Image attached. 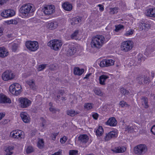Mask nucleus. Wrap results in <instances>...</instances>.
Returning <instances> with one entry per match:
<instances>
[{"instance_id":"nucleus-27","label":"nucleus","mask_w":155,"mask_h":155,"mask_svg":"<svg viewBox=\"0 0 155 155\" xmlns=\"http://www.w3.org/2000/svg\"><path fill=\"white\" fill-rule=\"evenodd\" d=\"M8 55V51L4 47H0V57L4 58Z\"/></svg>"},{"instance_id":"nucleus-64","label":"nucleus","mask_w":155,"mask_h":155,"mask_svg":"<svg viewBox=\"0 0 155 155\" xmlns=\"http://www.w3.org/2000/svg\"><path fill=\"white\" fill-rule=\"evenodd\" d=\"M23 76L25 78H26L28 77V76L26 74H24L23 75Z\"/></svg>"},{"instance_id":"nucleus-56","label":"nucleus","mask_w":155,"mask_h":155,"mask_svg":"<svg viewBox=\"0 0 155 155\" xmlns=\"http://www.w3.org/2000/svg\"><path fill=\"white\" fill-rule=\"evenodd\" d=\"M126 129L129 132H131V130L132 129V127L129 126H126Z\"/></svg>"},{"instance_id":"nucleus-21","label":"nucleus","mask_w":155,"mask_h":155,"mask_svg":"<svg viewBox=\"0 0 155 155\" xmlns=\"http://www.w3.org/2000/svg\"><path fill=\"white\" fill-rule=\"evenodd\" d=\"M20 116L23 122L25 123H28L30 122V118L28 115L25 112H22Z\"/></svg>"},{"instance_id":"nucleus-1","label":"nucleus","mask_w":155,"mask_h":155,"mask_svg":"<svg viewBox=\"0 0 155 155\" xmlns=\"http://www.w3.org/2000/svg\"><path fill=\"white\" fill-rule=\"evenodd\" d=\"M19 11L22 18H28L32 16L35 11V8L32 4H26L21 6Z\"/></svg>"},{"instance_id":"nucleus-53","label":"nucleus","mask_w":155,"mask_h":155,"mask_svg":"<svg viewBox=\"0 0 155 155\" xmlns=\"http://www.w3.org/2000/svg\"><path fill=\"white\" fill-rule=\"evenodd\" d=\"M7 1L8 0H0V6H1L6 3Z\"/></svg>"},{"instance_id":"nucleus-22","label":"nucleus","mask_w":155,"mask_h":155,"mask_svg":"<svg viewBox=\"0 0 155 155\" xmlns=\"http://www.w3.org/2000/svg\"><path fill=\"white\" fill-rule=\"evenodd\" d=\"M109 78V74L101 75L99 78V83L101 85H104L105 84V81Z\"/></svg>"},{"instance_id":"nucleus-9","label":"nucleus","mask_w":155,"mask_h":155,"mask_svg":"<svg viewBox=\"0 0 155 155\" xmlns=\"http://www.w3.org/2000/svg\"><path fill=\"white\" fill-rule=\"evenodd\" d=\"M150 22L147 20L140 22L139 27L140 30L147 31L150 28Z\"/></svg>"},{"instance_id":"nucleus-57","label":"nucleus","mask_w":155,"mask_h":155,"mask_svg":"<svg viewBox=\"0 0 155 155\" xmlns=\"http://www.w3.org/2000/svg\"><path fill=\"white\" fill-rule=\"evenodd\" d=\"M91 73H89L88 74H87V75H86L85 76L84 78V79H88L90 76V75H91Z\"/></svg>"},{"instance_id":"nucleus-18","label":"nucleus","mask_w":155,"mask_h":155,"mask_svg":"<svg viewBox=\"0 0 155 155\" xmlns=\"http://www.w3.org/2000/svg\"><path fill=\"white\" fill-rule=\"evenodd\" d=\"M148 98L145 97H142L140 99L141 104L142 107L145 109L148 108L149 107Z\"/></svg>"},{"instance_id":"nucleus-3","label":"nucleus","mask_w":155,"mask_h":155,"mask_svg":"<svg viewBox=\"0 0 155 155\" xmlns=\"http://www.w3.org/2000/svg\"><path fill=\"white\" fill-rule=\"evenodd\" d=\"M134 46V43L131 40L123 41L120 45L121 51L124 52H128L130 51Z\"/></svg>"},{"instance_id":"nucleus-38","label":"nucleus","mask_w":155,"mask_h":155,"mask_svg":"<svg viewBox=\"0 0 155 155\" xmlns=\"http://www.w3.org/2000/svg\"><path fill=\"white\" fill-rule=\"evenodd\" d=\"M115 31L116 32H118L120 30L122 29H124V26L122 25H118L115 27Z\"/></svg>"},{"instance_id":"nucleus-39","label":"nucleus","mask_w":155,"mask_h":155,"mask_svg":"<svg viewBox=\"0 0 155 155\" xmlns=\"http://www.w3.org/2000/svg\"><path fill=\"white\" fill-rule=\"evenodd\" d=\"M110 13L111 14H114L117 12L118 8L116 7L114 8H110Z\"/></svg>"},{"instance_id":"nucleus-5","label":"nucleus","mask_w":155,"mask_h":155,"mask_svg":"<svg viewBox=\"0 0 155 155\" xmlns=\"http://www.w3.org/2000/svg\"><path fill=\"white\" fill-rule=\"evenodd\" d=\"M147 151V147L145 144H140L134 149V153L138 155H142L146 153Z\"/></svg>"},{"instance_id":"nucleus-62","label":"nucleus","mask_w":155,"mask_h":155,"mask_svg":"<svg viewBox=\"0 0 155 155\" xmlns=\"http://www.w3.org/2000/svg\"><path fill=\"white\" fill-rule=\"evenodd\" d=\"M3 33L2 29L1 28H0V36L2 35Z\"/></svg>"},{"instance_id":"nucleus-25","label":"nucleus","mask_w":155,"mask_h":155,"mask_svg":"<svg viewBox=\"0 0 155 155\" xmlns=\"http://www.w3.org/2000/svg\"><path fill=\"white\" fill-rule=\"evenodd\" d=\"M76 48L74 45H70L68 51V56H72L76 53Z\"/></svg>"},{"instance_id":"nucleus-47","label":"nucleus","mask_w":155,"mask_h":155,"mask_svg":"<svg viewBox=\"0 0 155 155\" xmlns=\"http://www.w3.org/2000/svg\"><path fill=\"white\" fill-rule=\"evenodd\" d=\"M78 152L76 150H71L69 152V155H76L78 154Z\"/></svg>"},{"instance_id":"nucleus-36","label":"nucleus","mask_w":155,"mask_h":155,"mask_svg":"<svg viewBox=\"0 0 155 155\" xmlns=\"http://www.w3.org/2000/svg\"><path fill=\"white\" fill-rule=\"evenodd\" d=\"M79 30H75L74 33L71 35V38L75 40H78V37L79 36Z\"/></svg>"},{"instance_id":"nucleus-46","label":"nucleus","mask_w":155,"mask_h":155,"mask_svg":"<svg viewBox=\"0 0 155 155\" xmlns=\"http://www.w3.org/2000/svg\"><path fill=\"white\" fill-rule=\"evenodd\" d=\"M67 140V137L65 136H64L60 139V142L62 144L64 143Z\"/></svg>"},{"instance_id":"nucleus-48","label":"nucleus","mask_w":155,"mask_h":155,"mask_svg":"<svg viewBox=\"0 0 155 155\" xmlns=\"http://www.w3.org/2000/svg\"><path fill=\"white\" fill-rule=\"evenodd\" d=\"M92 116L95 120H97L99 117V115L96 113H93L92 114Z\"/></svg>"},{"instance_id":"nucleus-28","label":"nucleus","mask_w":155,"mask_h":155,"mask_svg":"<svg viewBox=\"0 0 155 155\" xmlns=\"http://www.w3.org/2000/svg\"><path fill=\"white\" fill-rule=\"evenodd\" d=\"M88 136L86 134H83L78 137V140L82 143H86L88 140Z\"/></svg>"},{"instance_id":"nucleus-52","label":"nucleus","mask_w":155,"mask_h":155,"mask_svg":"<svg viewBox=\"0 0 155 155\" xmlns=\"http://www.w3.org/2000/svg\"><path fill=\"white\" fill-rule=\"evenodd\" d=\"M98 6L100 7L99 10L101 12H102L104 11V6L101 5L99 4L97 5Z\"/></svg>"},{"instance_id":"nucleus-59","label":"nucleus","mask_w":155,"mask_h":155,"mask_svg":"<svg viewBox=\"0 0 155 155\" xmlns=\"http://www.w3.org/2000/svg\"><path fill=\"white\" fill-rule=\"evenodd\" d=\"M50 68L52 70H55L56 68V67L54 65H52L51 66Z\"/></svg>"},{"instance_id":"nucleus-32","label":"nucleus","mask_w":155,"mask_h":155,"mask_svg":"<svg viewBox=\"0 0 155 155\" xmlns=\"http://www.w3.org/2000/svg\"><path fill=\"white\" fill-rule=\"evenodd\" d=\"M81 21V18L79 17H74L72 18L71 21V24L72 25H75L78 24Z\"/></svg>"},{"instance_id":"nucleus-17","label":"nucleus","mask_w":155,"mask_h":155,"mask_svg":"<svg viewBox=\"0 0 155 155\" xmlns=\"http://www.w3.org/2000/svg\"><path fill=\"white\" fill-rule=\"evenodd\" d=\"M11 101L10 98L2 93L0 94V103L10 104Z\"/></svg>"},{"instance_id":"nucleus-6","label":"nucleus","mask_w":155,"mask_h":155,"mask_svg":"<svg viewBox=\"0 0 155 155\" xmlns=\"http://www.w3.org/2000/svg\"><path fill=\"white\" fill-rule=\"evenodd\" d=\"M21 86L19 84L15 83L10 85L9 91L12 94L18 95L21 92Z\"/></svg>"},{"instance_id":"nucleus-45","label":"nucleus","mask_w":155,"mask_h":155,"mask_svg":"<svg viewBox=\"0 0 155 155\" xmlns=\"http://www.w3.org/2000/svg\"><path fill=\"white\" fill-rule=\"evenodd\" d=\"M18 48V45L15 43H13L12 45V51L14 52H15L17 50Z\"/></svg>"},{"instance_id":"nucleus-10","label":"nucleus","mask_w":155,"mask_h":155,"mask_svg":"<svg viewBox=\"0 0 155 155\" xmlns=\"http://www.w3.org/2000/svg\"><path fill=\"white\" fill-rule=\"evenodd\" d=\"M137 83L140 85L143 84V83L147 84L150 82L149 78L143 75H138L136 78Z\"/></svg>"},{"instance_id":"nucleus-23","label":"nucleus","mask_w":155,"mask_h":155,"mask_svg":"<svg viewBox=\"0 0 155 155\" xmlns=\"http://www.w3.org/2000/svg\"><path fill=\"white\" fill-rule=\"evenodd\" d=\"M63 9L65 11H70L72 9V5L68 2H65L62 5Z\"/></svg>"},{"instance_id":"nucleus-61","label":"nucleus","mask_w":155,"mask_h":155,"mask_svg":"<svg viewBox=\"0 0 155 155\" xmlns=\"http://www.w3.org/2000/svg\"><path fill=\"white\" fill-rule=\"evenodd\" d=\"M129 91H128L127 90H126L125 89V91H124V95H127V94H129Z\"/></svg>"},{"instance_id":"nucleus-7","label":"nucleus","mask_w":155,"mask_h":155,"mask_svg":"<svg viewBox=\"0 0 155 155\" xmlns=\"http://www.w3.org/2000/svg\"><path fill=\"white\" fill-rule=\"evenodd\" d=\"M25 46L29 50L34 51L38 48V43L37 41H27L25 43Z\"/></svg>"},{"instance_id":"nucleus-29","label":"nucleus","mask_w":155,"mask_h":155,"mask_svg":"<svg viewBox=\"0 0 155 155\" xmlns=\"http://www.w3.org/2000/svg\"><path fill=\"white\" fill-rule=\"evenodd\" d=\"M26 82L32 89L33 90L37 89V87L35 85V81L33 80H28L26 81Z\"/></svg>"},{"instance_id":"nucleus-11","label":"nucleus","mask_w":155,"mask_h":155,"mask_svg":"<svg viewBox=\"0 0 155 155\" xmlns=\"http://www.w3.org/2000/svg\"><path fill=\"white\" fill-rule=\"evenodd\" d=\"M14 77L13 73L10 70L5 71L2 75V78L5 81L12 79Z\"/></svg>"},{"instance_id":"nucleus-26","label":"nucleus","mask_w":155,"mask_h":155,"mask_svg":"<svg viewBox=\"0 0 155 155\" xmlns=\"http://www.w3.org/2000/svg\"><path fill=\"white\" fill-rule=\"evenodd\" d=\"M84 69L83 68L80 69L78 67H75L74 69V74L75 75L80 76L84 72Z\"/></svg>"},{"instance_id":"nucleus-14","label":"nucleus","mask_w":155,"mask_h":155,"mask_svg":"<svg viewBox=\"0 0 155 155\" xmlns=\"http://www.w3.org/2000/svg\"><path fill=\"white\" fill-rule=\"evenodd\" d=\"M44 12L46 15H49L55 12V7L54 5H47L43 9Z\"/></svg>"},{"instance_id":"nucleus-2","label":"nucleus","mask_w":155,"mask_h":155,"mask_svg":"<svg viewBox=\"0 0 155 155\" xmlns=\"http://www.w3.org/2000/svg\"><path fill=\"white\" fill-rule=\"evenodd\" d=\"M104 43V36L101 35H97L92 37L91 44L92 48L99 49L103 46Z\"/></svg>"},{"instance_id":"nucleus-63","label":"nucleus","mask_w":155,"mask_h":155,"mask_svg":"<svg viewBox=\"0 0 155 155\" xmlns=\"http://www.w3.org/2000/svg\"><path fill=\"white\" fill-rule=\"evenodd\" d=\"M151 76L152 78H153L154 77V72L153 71H152L151 72Z\"/></svg>"},{"instance_id":"nucleus-34","label":"nucleus","mask_w":155,"mask_h":155,"mask_svg":"<svg viewBox=\"0 0 155 155\" xmlns=\"http://www.w3.org/2000/svg\"><path fill=\"white\" fill-rule=\"evenodd\" d=\"M79 114L78 112L75 111L73 110H68L67 111V114L71 117H73Z\"/></svg>"},{"instance_id":"nucleus-44","label":"nucleus","mask_w":155,"mask_h":155,"mask_svg":"<svg viewBox=\"0 0 155 155\" xmlns=\"http://www.w3.org/2000/svg\"><path fill=\"white\" fill-rule=\"evenodd\" d=\"M119 104L121 107H129V105L125 102L122 101L120 102Z\"/></svg>"},{"instance_id":"nucleus-37","label":"nucleus","mask_w":155,"mask_h":155,"mask_svg":"<svg viewBox=\"0 0 155 155\" xmlns=\"http://www.w3.org/2000/svg\"><path fill=\"white\" fill-rule=\"evenodd\" d=\"M44 145V142L42 139H39L38 142V147L39 148H42Z\"/></svg>"},{"instance_id":"nucleus-24","label":"nucleus","mask_w":155,"mask_h":155,"mask_svg":"<svg viewBox=\"0 0 155 155\" xmlns=\"http://www.w3.org/2000/svg\"><path fill=\"white\" fill-rule=\"evenodd\" d=\"M117 123V121L114 117L110 118L106 122V124L112 127L116 126Z\"/></svg>"},{"instance_id":"nucleus-43","label":"nucleus","mask_w":155,"mask_h":155,"mask_svg":"<svg viewBox=\"0 0 155 155\" xmlns=\"http://www.w3.org/2000/svg\"><path fill=\"white\" fill-rule=\"evenodd\" d=\"M105 43L108 41L110 38V35L109 33H107L104 36Z\"/></svg>"},{"instance_id":"nucleus-40","label":"nucleus","mask_w":155,"mask_h":155,"mask_svg":"<svg viewBox=\"0 0 155 155\" xmlns=\"http://www.w3.org/2000/svg\"><path fill=\"white\" fill-rule=\"evenodd\" d=\"M134 31L133 29H130L128 30H127L126 33L124 34L125 36H128L132 35Z\"/></svg>"},{"instance_id":"nucleus-33","label":"nucleus","mask_w":155,"mask_h":155,"mask_svg":"<svg viewBox=\"0 0 155 155\" xmlns=\"http://www.w3.org/2000/svg\"><path fill=\"white\" fill-rule=\"evenodd\" d=\"M94 107V104L92 103H85L84 105V108L85 110H90Z\"/></svg>"},{"instance_id":"nucleus-35","label":"nucleus","mask_w":155,"mask_h":155,"mask_svg":"<svg viewBox=\"0 0 155 155\" xmlns=\"http://www.w3.org/2000/svg\"><path fill=\"white\" fill-rule=\"evenodd\" d=\"M95 132L97 136H100L103 134L104 130L102 126H99L98 128L96 130Z\"/></svg>"},{"instance_id":"nucleus-8","label":"nucleus","mask_w":155,"mask_h":155,"mask_svg":"<svg viewBox=\"0 0 155 155\" xmlns=\"http://www.w3.org/2000/svg\"><path fill=\"white\" fill-rule=\"evenodd\" d=\"M20 106L22 108L28 107L31 104V101L26 97H21L19 99Z\"/></svg>"},{"instance_id":"nucleus-30","label":"nucleus","mask_w":155,"mask_h":155,"mask_svg":"<svg viewBox=\"0 0 155 155\" xmlns=\"http://www.w3.org/2000/svg\"><path fill=\"white\" fill-rule=\"evenodd\" d=\"M14 147L12 146H8L5 147V151L6 152L5 155H11L12 154V151Z\"/></svg>"},{"instance_id":"nucleus-20","label":"nucleus","mask_w":155,"mask_h":155,"mask_svg":"<svg viewBox=\"0 0 155 155\" xmlns=\"http://www.w3.org/2000/svg\"><path fill=\"white\" fill-rule=\"evenodd\" d=\"M126 150V148L124 146H120L115 147L112 150L117 153H122Z\"/></svg>"},{"instance_id":"nucleus-12","label":"nucleus","mask_w":155,"mask_h":155,"mask_svg":"<svg viewBox=\"0 0 155 155\" xmlns=\"http://www.w3.org/2000/svg\"><path fill=\"white\" fill-rule=\"evenodd\" d=\"M24 132L20 130H15L12 131L10 134V137L15 139H21Z\"/></svg>"},{"instance_id":"nucleus-50","label":"nucleus","mask_w":155,"mask_h":155,"mask_svg":"<svg viewBox=\"0 0 155 155\" xmlns=\"http://www.w3.org/2000/svg\"><path fill=\"white\" fill-rule=\"evenodd\" d=\"M58 134V133H56L53 134L51 135L52 139L54 140L56 137V136Z\"/></svg>"},{"instance_id":"nucleus-16","label":"nucleus","mask_w":155,"mask_h":155,"mask_svg":"<svg viewBox=\"0 0 155 155\" xmlns=\"http://www.w3.org/2000/svg\"><path fill=\"white\" fill-rule=\"evenodd\" d=\"M117 136V131H112L106 134L104 139L106 141H108L112 138L116 137Z\"/></svg>"},{"instance_id":"nucleus-42","label":"nucleus","mask_w":155,"mask_h":155,"mask_svg":"<svg viewBox=\"0 0 155 155\" xmlns=\"http://www.w3.org/2000/svg\"><path fill=\"white\" fill-rule=\"evenodd\" d=\"M34 149L31 146H28L26 148V152L27 153H30L33 152Z\"/></svg>"},{"instance_id":"nucleus-49","label":"nucleus","mask_w":155,"mask_h":155,"mask_svg":"<svg viewBox=\"0 0 155 155\" xmlns=\"http://www.w3.org/2000/svg\"><path fill=\"white\" fill-rule=\"evenodd\" d=\"M46 65L45 64H42L40 65L39 67L38 68V70L39 71H41L44 69L46 67Z\"/></svg>"},{"instance_id":"nucleus-15","label":"nucleus","mask_w":155,"mask_h":155,"mask_svg":"<svg viewBox=\"0 0 155 155\" xmlns=\"http://www.w3.org/2000/svg\"><path fill=\"white\" fill-rule=\"evenodd\" d=\"M15 12L13 10L8 9L5 10L2 12L1 14V16L4 18H7L14 16Z\"/></svg>"},{"instance_id":"nucleus-4","label":"nucleus","mask_w":155,"mask_h":155,"mask_svg":"<svg viewBox=\"0 0 155 155\" xmlns=\"http://www.w3.org/2000/svg\"><path fill=\"white\" fill-rule=\"evenodd\" d=\"M62 44L61 40L54 39L48 42V45L51 47V49L55 51H57L61 48Z\"/></svg>"},{"instance_id":"nucleus-54","label":"nucleus","mask_w":155,"mask_h":155,"mask_svg":"<svg viewBox=\"0 0 155 155\" xmlns=\"http://www.w3.org/2000/svg\"><path fill=\"white\" fill-rule=\"evenodd\" d=\"M5 113L4 112L0 113V120H1L5 115Z\"/></svg>"},{"instance_id":"nucleus-19","label":"nucleus","mask_w":155,"mask_h":155,"mask_svg":"<svg viewBox=\"0 0 155 155\" xmlns=\"http://www.w3.org/2000/svg\"><path fill=\"white\" fill-rule=\"evenodd\" d=\"M145 14L147 16L155 17V8L147 9L145 11Z\"/></svg>"},{"instance_id":"nucleus-31","label":"nucleus","mask_w":155,"mask_h":155,"mask_svg":"<svg viewBox=\"0 0 155 155\" xmlns=\"http://www.w3.org/2000/svg\"><path fill=\"white\" fill-rule=\"evenodd\" d=\"M58 26V24L56 21H54L49 23L48 25V28L51 30H53L57 28Z\"/></svg>"},{"instance_id":"nucleus-55","label":"nucleus","mask_w":155,"mask_h":155,"mask_svg":"<svg viewBox=\"0 0 155 155\" xmlns=\"http://www.w3.org/2000/svg\"><path fill=\"white\" fill-rule=\"evenodd\" d=\"M49 110L50 111L54 113H55L56 111V110L55 108L52 107H50L49 108Z\"/></svg>"},{"instance_id":"nucleus-41","label":"nucleus","mask_w":155,"mask_h":155,"mask_svg":"<svg viewBox=\"0 0 155 155\" xmlns=\"http://www.w3.org/2000/svg\"><path fill=\"white\" fill-rule=\"evenodd\" d=\"M94 93L97 95L101 96L102 95V93L101 90L99 88H96L94 90Z\"/></svg>"},{"instance_id":"nucleus-60","label":"nucleus","mask_w":155,"mask_h":155,"mask_svg":"<svg viewBox=\"0 0 155 155\" xmlns=\"http://www.w3.org/2000/svg\"><path fill=\"white\" fill-rule=\"evenodd\" d=\"M36 130H34L32 131V133H31V135L32 136H33L35 134H36Z\"/></svg>"},{"instance_id":"nucleus-51","label":"nucleus","mask_w":155,"mask_h":155,"mask_svg":"<svg viewBox=\"0 0 155 155\" xmlns=\"http://www.w3.org/2000/svg\"><path fill=\"white\" fill-rule=\"evenodd\" d=\"M151 132L154 134L155 135V125L153 126L151 129Z\"/></svg>"},{"instance_id":"nucleus-58","label":"nucleus","mask_w":155,"mask_h":155,"mask_svg":"<svg viewBox=\"0 0 155 155\" xmlns=\"http://www.w3.org/2000/svg\"><path fill=\"white\" fill-rule=\"evenodd\" d=\"M125 89H124V88H121L120 90V92L121 93L124 95V91Z\"/></svg>"},{"instance_id":"nucleus-13","label":"nucleus","mask_w":155,"mask_h":155,"mask_svg":"<svg viewBox=\"0 0 155 155\" xmlns=\"http://www.w3.org/2000/svg\"><path fill=\"white\" fill-rule=\"evenodd\" d=\"M114 61L113 60L109 59H104L101 61L100 64V66L101 67L110 66L114 65Z\"/></svg>"}]
</instances>
